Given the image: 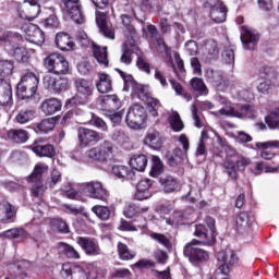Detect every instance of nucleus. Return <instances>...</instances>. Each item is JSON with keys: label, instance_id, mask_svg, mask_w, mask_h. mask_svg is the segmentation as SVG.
Here are the masks:
<instances>
[{"label": "nucleus", "instance_id": "nucleus-38", "mask_svg": "<svg viewBox=\"0 0 279 279\" xmlns=\"http://www.w3.org/2000/svg\"><path fill=\"white\" fill-rule=\"evenodd\" d=\"M21 82L31 90L37 92L38 84H40V78L34 72H26Z\"/></svg>", "mask_w": 279, "mask_h": 279}, {"label": "nucleus", "instance_id": "nucleus-16", "mask_svg": "<svg viewBox=\"0 0 279 279\" xmlns=\"http://www.w3.org/2000/svg\"><path fill=\"white\" fill-rule=\"evenodd\" d=\"M76 243L82 247L87 256H99V254H101L99 243L93 238L78 236L76 239Z\"/></svg>", "mask_w": 279, "mask_h": 279}, {"label": "nucleus", "instance_id": "nucleus-1", "mask_svg": "<svg viewBox=\"0 0 279 279\" xmlns=\"http://www.w3.org/2000/svg\"><path fill=\"white\" fill-rule=\"evenodd\" d=\"M250 165H252V159L243 156L239 157L234 153H228L222 162V167L231 180H239L238 171H245V167H250Z\"/></svg>", "mask_w": 279, "mask_h": 279}, {"label": "nucleus", "instance_id": "nucleus-19", "mask_svg": "<svg viewBox=\"0 0 279 279\" xmlns=\"http://www.w3.org/2000/svg\"><path fill=\"white\" fill-rule=\"evenodd\" d=\"M29 267H32V264L28 260L22 259L15 262L11 267L10 276L4 279H26Z\"/></svg>", "mask_w": 279, "mask_h": 279}, {"label": "nucleus", "instance_id": "nucleus-10", "mask_svg": "<svg viewBox=\"0 0 279 279\" xmlns=\"http://www.w3.org/2000/svg\"><path fill=\"white\" fill-rule=\"evenodd\" d=\"M205 77L218 93H226L230 86V80L219 70L207 69Z\"/></svg>", "mask_w": 279, "mask_h": 279}, {"label": "nucleus", "instance_id": "nucleus-39", "mask_svg": "<svg viewBox=\"0 0 279 279\" xmlns=\"http://www.w3.org/2000/svg\"><path fill=\"white\" fill-rule=\"evenodd\" d=\"M10 54L17 61V62H27L29 60V52L25 46H16L11 48Z\"/></svg>", "mask_w": 279, "mask_h": 279}, {"label": "nucleus", "instance_id": "nucleus-56", "mask_svg": "<svg viewBox=\"0 0 279 279\" xmlns=\"http://www.w3.org/2000/svg\"><path fill=\"white\" fill-rule=\"evenodd\" d=\"M170 84L177 95L184 97V99H186V101H191V99H193V96H191V94L184 92V87H182V85L180 83H178V81L170 80Z\"/></svg>", "mask_w": 279, "mask_h": 279}, {"label": "nucleus", "instance_id": "nucleus-32", "mask_svg": "<svg viewBox=\"0 0 279 279\" xmlns=\"http://www.w3.org/2000/svg\"><path fill=\"white\" fill-rule=\"evenodd\" d=\"M93 53H94L95 60H97L99 64H102V66L108 68V64L110 62L108 60V47H101L94 44Z\"/></svg>", "mask_w": 279, "mask_h": 279}, {"label": "nucleus", "instance_id": "nucleus-62", "mask_svg": "<svg viewBox=\"0 0 279 279\" xmlns=\"http://www.w3.org/2000/svg\"><path fill=\"white\" fill-rule=\"evenodd\" d=\"M222 62L225 64H234V49L232 48H226L222 52Z\"/></svg>", "mask_w": 279, "mask_h": 279}, {"label": "nucleus", "instance_id": "nucleus-23", "mask_svg": "<svg viewBox=\"0 0 279 279\" xmlns=\"http://www.w3.org/2000/svg\"><path fill=\"white\" fill-rule=\"evenodd\" d=\"M241 40L244 49L254 50L258 45V35L247 27H242Z\"/></svg>", "mask_w": 279, "mask_h": 279}, {"label": "nucleus", "instance_id": "nucleus-57", "mask_svg": "<svg viewBox=\"0 0 279 279\" xmlns=\"http://www.w3.org/2000/svg\"><path fill=\"white\" fill-rule=\"evenodd\" d=\"M148 112L151 117H158V110H160V100L149 97L147 98Z\"/></svg>", "mask_w": 279, "mask_h": 279}, {"label": "nucleus", "instance_id": "nucleus-34", "mask_svg": "<svg viewBox=\"0 0 279 279\" xmlns=\"http://www.w3.org/2000/svg\"><path fill=\"white\" fill-rule=\"evenodd\" d=\"M167 163L170 167H178L184 160V151L180 147H175L172 151L166 154Z\"/></svg>", "mask_w": 279, "mask_h": 279}, {"label": "nucleus", "instance_id": "nucleus-45", "mask_svg": "<svg viewBox=\"0 0 279 279\" xmlns=\"http://www.w3.org/2000/svg\"><path fill=\"white\" fill-rule=\"evenodd\" d=\"M238 232H245L250 230V215L247 213H241L235 220Z\"/></svg>", "mask_w": 279, "mask_h": 279}, {"label": "nucleus", "instance_id": "nucleus-17", "mask_svg": "<svg viewBox=\"0 0 279 279\" xmlns=\"http://www.w3.org/2000/svg\"><path fill=\"white\" fill-rule=\"evenodd\" d=\"M86 193H89L90 197L94 199H100L101 202H106L108 199V190L99 181H92L85 184Z\"/></svg>", "mask_w": 279, "mask_h": 279}, {"label": "nucleus", "instance_id": "nucleus-44", "mask_svg": "<svg viewBox=\"0 0 279 279\" xmlns=\"http://www.w3.org/2000/svg\"><path fill=\"white\" fill-rule=\"evenodd\" d=\"M9 136L15 143H27V141H29V133L23 129L11 130Z\"/></svg>", "mask_w": 279, "mask_h": 279}, {"label": "nucleus", "instance_id": "nucleus-52", "mask_svg": "<svg viewBox=\"0 0 279 279\" xmlns=\"http://www.w3.org/2000/svg\"><path fill=\"white\" fill-rule=\"evenodd\" d=\"M102 101L106 104V106H108L107 110H111V112H114L121 108V100L119 97H117V95L106 96Z\"/></svg>", "mask_w": 279, "mask_h": 279}, {"label": "nucleus", "instance_id": "nucleus-64", "mask_svg": "<svg viewBox=\"0 0 279 279\" xmlns=\"http://www.w3.org/2000/svg\"><path fill=\"white\" fill-rule=\"evenodd\" d=\"M205 51L208 53V56H217V53H219V49L217 48V41L215 40L206 41Z\"/></svg>", "mask_w": 279, "mask_h": 279}, {"label": "nucleus", "instance_id": "nucleus-8", "mask_svg": "<svg viewBox=\"0 0 279 279\" xmlns=\"http://www.w3.org/2000/svg\"><path fill=\"white\" fill-rule=\"evenodd\" d=\"M61 276L62 278H65V279H88V278L96 279L97 278V277H94L93 270H86L84 267L77 266L71 263H65L62 265Z\"/></svg>", "mask_w": 279, "mask_h": 279}, {"label": "nucleus", "instance_id": "nucleus-6", "mask_svg": "<svg viewBox=\"0 0 279 279\" xmlns=\"http://www.w3.org/2000/svg\"><path fill=\"white\" fill-rule=\"evenodd\" d=\"M219 113L222 117H235L236 119H256V109L252 105L225 106Z\"/></svg>", "mask_w": 279, "mask_h": 279}, {"label": "nucleus", "instance_id": "nucleus-9", "mask_svg": "<svg viewBox=\"0 0 279 279\" xmlns=\"http://www.w3.org/2000/svg\"><path fill=\"white\" fill-rule=\"evenodd\" d=\"M48 171L49 166H47V163H37L34 168L33 173L28 177V182L36 183L32 189V193L33 195H35V197H40V195L45 193L47 187L43 185L41 180L43 174L47 173Z\"/></svg>", "mask_w": 279, "mask_h": 279}, {"label": "nucleus", "instance_id": "nucleus-7", "mask_svg": "<svg viewBox=\"0 0 279 279\" xmlns=\"http://www.w3.org/2000/svg\"><path fill=\"white\" fill-rule=\"evenodd\" d=\"M146 119L147 113L145 112V107L141 105H133L126 113L125 122L131 130H141Z\"/></svg>", "mask_w": 279, "mask_h": 279}, {"label": "nucleus", "instance_id": "nucleus-61", "mask_svg": "<svg viewBox=\"0 0 279 279\" xmlns=\"http://www.w3.org/2000/svg\"><path fill=\"white\" fill-rule=\"evenodd\" d=\"M68 82L66 80L59 77L54 81V85L52 87V92L51 93H62V90H66V86H68Z\"/></svg>", "mask_w": 279, "mask_h": 279}, {"label": "nucleus", "instance_id": "nucleus-20", "mask_svg": "<svg viewBox=\"0 0 279 279\" xmlns=\"http://www.w3.org/2000/svg\"><path fill=\"white\" fill-rule=\"evenodd\" d=\"M194 236H197L198 243L201 245H213L215 243V234L213 231L208 230V227L206 225H196Z\"/></svg>", "mask_w": 279, "mask_h": 279}, {"label": "nucleus", "instance_id": "nucleus-5", "mask_svg": "<svg viewBox=\"0 0 279 279\" xmlns=\"http://www.w3.org/2000/svg\"><path fill=\"white\" fill-rule=\"evenodd\" d=\"M199 241L193 239L191 242L185 244L183 248V254L186 258H189L192 265H198V263H206L210 258V255L207 253L206 250L201 248Z\"/></svg>", "mask_w": 279, "mask_h": 279}, {"label": "nucleus", "instance_id": "nucleus-3", "mask_svg": "<svg viewBox=\"0 0 279 279\" xmlns=\"http://www.w3.org/2000/svg\"><path fill=\"white\" fill-rule=\"evenodd\" d=\"M44 66L54 75H66L69 73V61L61 53L53 52L44 59Z\"/></svg>", "mask_w": 279, "mask_h": 279}, {"label": "nucleus", "instance_id": "nucleus-15", "mask_svg": "<svg viewBox=\"0 0 279 279\" xmlns=\"http://www.w3.org/2000/svg\"><path fill=\"white\" fill-rule=\"evenodd\" d=\"M65 8L66 14L76 23V25H82L86 21L84 13L82 12V4L80 0H61Z\"/></svg>", "mask_w": 279, "mask_h": 279}, {"label": "nucleus", "instance_id": "nucleus-31", "mask_svg": "<svg viewBox=\"0 0 279 279\" xmlns=\"http://www.w3.org/2000/svg\"><path fill=\"white\" fill-rule=\"evenodd\" d=\"M56 45L61 51H71L75 44L73 43L71 35L66 33H58L56 36Z\"/></svg>", "mask_w": 279, "mask_h": 279}, {"label": "nucleus", "instance_id": "nucleus-37", "mask_svg": "<svg viewBox=\"0 0 279 279\" xmlns=\"http://www.w3.org/2000/svg\"><path fill=\"white\" fill-rule=\"evenodd\" d=\"M147 162H149V159H147V156L145 155H134L130 159V166L135 171L143 172L147 168Z\"/></svg>", "mask_w": 279, "mask_h": 279}, {"label": "nucleus", "instance_id": "nucleus-27", "mask_svg": "<svg viewBox=\"0 0 279 279\" xmlns=\"http://www.w3.org/2000/svg\"><path fill=\"white\" fill-rule=\"evenodd\" d=\"M12 104V85L5 80L0 78V106Z\"/></svg>", "mask_w": 279, "mask_h": 279}, {"label": "nucleus", "instance_id": "nucleus-4", "mask_svg": "<svg viewBox=\"0 0 279 279\" xmlns=\"http://www.w3.org/2000/svg\"><path fill=\"white\" fill-rule=\"evenodd\" d=\"M74 86L76 88V95L66 101V106H69V104H88V97H92L93 90H95L93 83L85 78H76Z\"/></svg>", "mask_w": 279, "mask_h": 279}, {"label": "nucleus", "instance_id": "nucleus-59", "mask_svg": "<svg viewBox=\"0 0 279 279\" xmlns=\"http://www.w3.org/2000/svg\"><path fill=\"white\" fill-rule=\"evenodd\" d=\"M150 239L157 241V243H160V245H165L167 250H171V240H169L167 235L162 233H151Z\"/></svg>", "mask_w": 279, "mask_h": 279}, {"label": "nucleus", "instance_id": "nucleus-35", "mask_svg": "<svg viewBox=\"0 0 279 279\" xmlns=\"http://www.w3.org/2000/svg\"><path fill=\"white\" fill-rule=\"evenodd\" d=\"M27 36L34 45H43L45 43V32L38 25H29Z\"/></svg>", "mask_w": 279, "mask_h": 279}, {"label": "nucleus", "instance_id": "nucleus-21", "mask_svg": "<svg viewBox=\"0 0 279 279\" xmlns=\"http://www.w3.org/2000/svg\"><path fill=\"white\" fill-rule=\"evenodd\" d=\"M108 15L104 12L96 13V23L105 38L114 40V28L108 24Z\"/></svg>", "mask_w": 279, "mask_h": 279}, {"label": "nucleus", "instance_id": "nucleus-12", "mask_svg": "<svg viewBox=\"0 0 279 279\" xmlns=\"http://www.w3.org/2000/svg\"><path fill=\"white\" fill-rule=\"evenodd\" d=\"M262 77H264L265 81L257 85V90L262 93V95H269V93L276 88L274 81L277 80L278 72H276L274 68L267 66L263 69Z\"/></svg>", "mask_w": 279, "mask_h": 279}, {"label": "nucleus", "instance_id": "nucleus-42", "mask_svg": "<svg viewBox=\"0 0 279 279\" xmlns=\"http://www.w3.org/2000/svg\"><path fill=\"white\" fill-rule=\"evenodd\" d=\"M147 210H149V207H143L133 203L124 208V216L128 217V219H132L136 217V215H141V213H147Z\"/></svg>", "mask_w": 279, "mask_h": 279}, {"label": "nucleus", "instance_id": "nucleus-36", "mask_svg": "<svg viewBox=\"0 0 279 279\" xmlns=\"http://www.w3.org/2000/svg\"><path fill=\"white\" fill-rule=\"evenodd\" d=\"M117 250L120 260H133V258H136V251L131 250L123 242H118Z\"/></svg>", "mask_w": 279, "mask_h": 279}, {"label": "nucleus", "instance_id": "nucleus-43", "mask_svg": "<svg viewBox=\"0 0 279 279\" xmlns=\"http://www.w3.org/2000/svg\"><path fill=\"white\" fill-rule=\"evenodd\" d=\"M165 193H173L178 191V181L173 177L168 175L159 180Z\"/></svg>", "mask_w": 279, "mask_h": 279}, {"label": "nucleus", "instance_id": "nucleus-29", "mask_svg": "<svg viewBox=\"0 0 279 279\" xmlns=\"http://www.w3.org/2000/svg\"><path fill=\"white\" fill-rule=\"evenodd\" d=\"M62 110V102L58 98H49L41 104V111L47 114H56Z\"/></svg>", "mask_w": 279, "mask_h": 279}, {"label": "nucleus", "instance_id": "nucleus-22", "mask_svg": "<svg viewBox=\"0 0 279 279\" xmlns=\"http://www.w3.org/2000/svg\"><path fill=\"white\" fill-rule=\"evenodd\" d=\"M140 52L141 48L138 47V45H136L135 41H126L124 43L122 48V56L120 58V62L122 64L130 65L132 63V53H136L138 56Z\"/></svg>", "mask_w": 279, "mask_h": 279}, {"label": "nucleus", "instance_id": "nucleus-49", "mask_svg": "<svg viewBox=\"0 0 279 279\" xmlns=\"http://www.w3.org/2000/svg\"><path fill=\"white\" fill-rule=\"evenodd\" d=\"M59 251L62 254H65L68 258H80V253L75 250V247L64 243V242H59L58 244Z\"/></svg>", "mask_w": 279, "mask_h": 279}, {"label": "nucleus", "instance_id": "nucleus-30", "mask_svg": "<svg viewBox=\"0 0 279 279\" xmlns=\"http://www.w3.org/2000/svg\"><path fill=\"white\" fill-rule=\"evenodd\" d=\"M96 88L98 93L101 94L110 93V90H112V77H110L107 73H98Z\"/></svg>", "mask_w": 279, "mask_h": 279}, {"label": "nucleus", "instance_id": "nucleus-60", "mask_svg": "<svg viewBox=\"0 0 279 279\" xmlns=\"http://www.w3.org/2000/svg\"><path fill=\"white\" fill-rule=\"evenodd\" d=\"M120 19L122 21V25H124L125 29H128L130 34H136V28L132 25V15L122 14Z\"/></svg>", "mask_w": 279, "mask_h": 279}, {"label": "nucleus", "instance_id": "nucleus-63", "mask_svg": "<svg viewBox=\"0 0 279 279\" xmlns=\"http://www.w3.org/2000/svg\"><path fill=\"white\" fill-rule=\"evenodd\" d=\"M112 141H114V143H118V145H123L124 143H128V141H130V137H128L125 135V132L123 131H116L112 136H111Z\"/></svg>", "mask_w": 279, "mask_h": 279}, {"label": "nucleus", "instance_id": "nucleus-25", "mask_svg": "<svg viewBox=\"0 0 279 279\" xmlns=\"http://www.w3.org/2000/svg\"><path fill=\"white\" fill-rule=\"evenodd\" d=\"M149 189H151V180H141L136 185L135 199H138V202H143V199H149V197H151V192Z\"/></svg>", "mask_w": 279, "mask_h": 279}, {"label": "nucleus", "instance_id": "nucleus-33", "mask_svg": "<svg viewBox=\"0 0 279 279\" xmlns=\"http://www.w3.org/2000/svg\"><path fill=\"white\" fill-rule=\"evenodd\" d=\"M2 236H4V239H11V241L21 242V241H25V239H27L29 234L23 228H13L4 231L2 233Z\"/></svg>", "mask_w": 279, "mask_h": 279}, {"label": "nucleus", "instance_id": "nucleus-18", "mask_svg": "<svg viewBox=\"0 0 279 279\" xmlns=\"http://www.w3.org/2000/svg\"><path fill=\"white\" fill-rule=\"evenodd\" d=\"M257 149H260V158L264 160H274L276 158V153L269 149H278L279 148V141H267V142H257L255 144Z\"/></svg>", "mask_w": 279, "mask_h": 279}, {"label": "nucleus", "instance_id": "nucleus-51", "mask_svg": "<svg viewBox=\"0 0 279 279\" xmlns=\"http://www.w3.org/2000/svg\"><path fill=\"white\" fill-rule=\"evenodd\" d=\"M168 121L174 132H182L184 130V122H182V118H180V113L172 112Z\"/></svg>", "mask_w": 279, "mask_h": 279}, {"label": "nucleus", "instance_id": "nucleus-47", "mask_svg": "<svg viewBox=\"0 0 279 279\" xmlns=\"http://www.w3.org/2000/svg\"><path fill=\"white\" fill-rule=\"evenodd\" d=\"M190 84L192 90L198 93V95H208V87L206 86V83H204V80L199 77H193Z\"/></svg>", "mask_w": 279, "mask_h": 279}, {"label": "nucleus", "instance_id": "nucleus-24", "mask_svg": "<svg viewBox=\"0 0 279 279\" xmlns=\"http://www.w3.org/2000/svg\"><path fill=\"white\" fill-rule=\"evenodd\" d=\"M32 151L40 158H53L56 156V147L51 144H39L35 142L32 146Z\"/></svg>", "mask_w": 279, "mask_h": 279}, {"label": "nucleus", "instance_id": "nucleus-41", "mask_svg": "<svg viewBox=\"0 0 279 279\" xmlns=\"http://www.w3.org/2000/svg\"><path fill=\"white\" fill-rule=\"evenodd\" d=\"M50 228L60 234H69V232H71L69 225L66 221L62 220V218H53L50 221Z\"/></svg>", "mask_w": 279, "mask_h": 279}, {"label": "nucleus", "instance_id": "nucleus-2", "mask_svg": "<svg viewBox=\"0 0 279 279\" xmlns=\"http://www.w3.org/2000/svg\"><path fill=\"white\" fill-rule=\"evenodd\" d=\"M218 269L215 274V279H230V268L239 263L236 254L232 250L220 251L217 254Z\"/></svg>", "mask_w": 279, "mask_h": 279}, {"label": "nucleus", "instance_id": "nucleus-55", "mask_svg": "<svg viewBox=\"0 0 279 279\" xmlns=\"http://www.w3.org/2000/svg\"><path fill=\"white\" fill-rule=\"evenodd\" d=\"M136 66L140 69V71H144V73H146L147 75H151V69L149 68V63L147 62L145 54H143V51L141 50L137 54Z\"/></svg>", "mask_w": 279, "mask_h": 279}, {"label": "nucleus", "instance_id": "nucleus-13", "mask_svg": "<svg viewBox=\"0 0 279 279\" xmlns=\"http://www.w3.org/2000/svg\"><path fill=\"white\" fill-rule=\"evenodd\" d=\"M113 146L109 141H105L99 147H94L86 151L87 158L90 160H98L99 162H106L112 156Z\"/></svg>", "mask_w": 279, "mask_h": 279}, {"label": "nucleus", "instance_id": "nucleus-53", "mask_svg": "<svg viewBox=\"0 0 279 279\" xmlns=\"http://www.w3.org/2000/svg\"><path fill=\"white\" fill-rule=\"evenodd\" d=\"M53 128H56V120L51 118L44 119L40 123H37V130L43 134H49V132H52Z\"/></svg>", "mask_w": 279, "mask_h": 279}, {"label": "nucleus", "instance_id": "nucleus-46", "mask_svg": "<svg viewBox=\"0 0 279 279\" xmlns=\"http://www.w3.org/2000/svg\"><path fill=\"white\" fill-rule=\"evenodd\" d=\"M34 114H36V112L32 109L21 110L16 114L15 121L16 123H20V125H25V123H29V121L34 120Z\"/></svg>", "mask_w": 279, "mask_h": 279}, {"label": "nucleus", "instance_id": "nucleus-48", "mask_svg": "<svg viewBox=\"0 0 279 279\" xmlns=\"http://www.w3.org/2000/svg\"><path fill=\"white\" fill-rule=\"evenodd\" d=\"M24 84L22 81L17 84L16 95L20 99H31V97L36 95V92Z\"/></svg>", "mask_w": 279, "mask_h": 279}, {"label": "nucleus", "instance_id": "nucleus-50", "mask_svg": "<svg viewBox=\"0 0 279 279\" xmlns=\"http://www.w3.org/2000/svg\"><path fill=\"white\" fill-rule=\"evenodd\" d=\"M14 71V61L0 60V77H10Z\"/></svg>", "mask_w": 279, "mask_h": 279}, {"label": "nucleus", "instance_id": "nucleus-58", "mask_svg": "<svg viewBox=\"0 0 279 279\" xmlns=\"http://www.w3.org/2000/svg\"><path fill=\"white\" fill-rule=\"evenodd\" d=\"M162 173V161L158 156H153V166L150 170V175L153 178H157V175H160Z\"/></svg>", "mask_w": 279, "mask_h": 279}, {"label": "nucleus", "instance_id": "nucleus-14", "mask_svg": "<svg viewBox=\"0 0 279 279\" xmlns=\"http://www.w3.org/2000/svg\"><path fill=\"white\" fill-rule=\"evenodd\" d=\"M77 138L78 147H81V149H85V147L99 143V141H101V133L87 128H78Z\"/></svg>", "mask_w": 279, "mask_h": 279}, {"label": "nucleus", "instance_id": "nucleus-26", "mask_svg": "<svg viewBox=\"0 0 279 279\" xmlns=\"http://www.w3.org/2000/svg\"><path fill=\"white\" fill-rule=\"evenodd\" d=\"M144 145L151 149H160L162 147V135L156 130H149L144 138Z\"/></svg>", "mask_w": 279, "mask_h": 279}, {"label": "nucleus", "instance_id": "nucleus-28", "mask_svg": "<svg viewBox=\"0 0 279 279\" xmlns=\"http://www.w3.org/2000/svg\"><path fill=\"white\" fill-rule=\"evenodd\" d=\"M210 8V19L215 23H223L226 21V16L228 14V9H226V5H223V2H218L214 7H207Z\"/></svg>", "mask_w": 279, "mask_h": 279}, {"label": "nucleus", "instance_id": "nucleus-11", "mask_svg": "<svg viewBox=\"0 0 279 279\" xmlns=\"http://www.w3.org/2000/svg\"><path fill=\"white\" fill-rule=\"evenodd\" d=\"M17 13L24 21H34L40 14V4L37 0H24L17 4Z\"/></svg>", "mask_w": 279, "mask_h": 279}, {"label": "nucleus", "instance_id": "nucleus-40", "mask_svg": "<svg viewBox=\"0 0 279 279\" xmlns=\"http://www.w3.org/2000/svg\"><path fill=\"white\" fill-rule=\"evenodd\" d=\"M112 173L116 175V178H122L125 180L134 179V171L125 166H113Z\"/></svg>", "mask_w": 279, "mask_h": 279}, {"label": "nucleus", "instance_id": "nucleus-54", "mask_svg": "<svg viewBox=\"0 0 279 279\" xmlns=\"http://www.w3.org/2000/svg\"><path fill=\"white\" fill-rule=\"evenodd\" d=\"M92 210L98 219H101V221H108V219H110V208L106 206L96 205Z\"/></svg>", "mask_w": 279, "mask_h": 279}]
</instances>
